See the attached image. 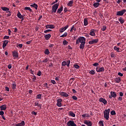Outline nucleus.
Here are the masks:
<instances>
[{
  "label": "nucleus",
  "instance_id": "603ef678",
  "mask_svg": "<svg viewBox=\"0 0 126 126\" xmlns=\"http://www.w3.org/2000/svg\"><path fill=\"white\" fill-rule=\"evenodd\" d=\"M42 74V72H41V71H39L37 74V75H38V76H41Z\"/></svg>",
  "mask_w": 126,
  "mask_h": 126
},
{
  "label": "nucleus",
  "instance_id": "ddd939ff",
  "mask_svg": "<svg viewBox=\"0 0 126 126\" xmlns=\"http://www.w3.org/2000/svg\"><path fill=\"white\" fill-rule=\"evenodd\" d=\"M84 124L88 126H92V122L91 121L85 120Z\"/></svg>",
  "mask_w": 126,
  "mask_h": 126
},
{
  "label": "nucleus",
  "instance_id": "864d4df0",
  "mask_svg": "<svg viewBox=\"0 0 126 126\" xmlns=\"http://www.w3.org/2000/svg\"><path fill=\"white\" fill-rule=\"evenodd\" d=\"M32 115H34L35 116H37L38 115V113L35 112V111H32Z\"/></svg>",
  "mask_w": 126,
  "mask_h": 126
},
{
  "label": "nucleus",
  "instance_id": "7ed1b4c3",
  "mask_svg": "<svg viewBox=\"0 0 126 126\" xmlns=\"http://www.w3.org/2000/svg\"><path fill=\"white\" fill-rule=\"evenodd\" d=\"M59 5H60V3H56L52 6V13H56V12H57V10H58V8H59Z\"/></svg>",
  "mask_w": 126,
  "mask_h": 126
},
{
  "label": "nucleus",
  "instance_id": "8fccbe9b",
  "mask_svg": "<svg viewBox=\"0 0 126 126\" xmlns=\"http://www.w3.org/2000/svg\"><path fill=\"white\" fill-rule=\"evenodd\" d=\"M74 67H75V68L78 69L80 67L78 65V64H74Z\"/></svg>",
  "mask_w": 126,
  "mask_h": 126
},
{
  "label": "nucleus",
  "instance_id": "0eeeda50",
  "mask_svg": "<svg viewBox=\"0 0 126 126\" xmlns=\"http://www.w3.org/2000/svg\"><path fill=\"white\" fill-rule=\"evenodd\" d=\"M96 71H97V72H103V71H105V68H104V67H97L96 68Z\"/></svg>",
  "mask_w": 126,
  "mask_h": 126
},
{
  "label": "nucleus",
  "instance_id": "052dcab7",
  "mask_svg": "<svg viewBox=\"0 0 126 126\" xmlns=\"http://www.w3.org/2000/svg\"><path fill=\"white\" fill-rule=\"evenodd\" d=\"M11 67H12V66L11 64H9L8 65V68H9V69H11Z\"/></svg>",
  "mask_w": 126,
  "mask_h": 126
},
{
  "label": "nucleus",
  "instance_id": "680f3d73",
  "mask_svg": "<svg viewBox=\"0 0 126 126\" xmlns=\"http://www.w3.org/2000/svg\"><path fill=\"white\" fill-rule=\"evenodd\" d=\"M58 0H56V1L53 2L51 4L53 5V4H55V3H57V2H58Z\"/></svg>",
  "mask_w": 126,
  "mask_h": 126
},
{
  "label": "nucleus",
  "instance_id": "6e6d98bb",
  "mask_svg": "<svg viewBox=\"0 0 126 126\" xmlns=\"http://www.w3.org/2000/svg\"><path fill=\"white\" fill-rule=\"evenodd\" d=\"M72 98L73 100H77V97H76V96L73 95Z\"/></svg>",
  "mask_w": 126,
  "mask_h": 126
},
{
  "label": "nucleus",
  "instance_id": "b1692460",
  "mask_svg": "<svg viewBox=\"0 0 126 126\" xmlns=\"http://www.w3.org/2000/svg\"><path fill=\"white\" fill-rule=\"evenodd\" d=\"M8 44V40H5L3 41V45H2V48L4 49L5 48L6 45Z\"/></svg>",
  "mask_w": 126,
  "mask_h": 126
},
{
  "label": "nucleus",
  "instance_id": "bf43d9fd",
  "mask_svg": "<svg viewBox=\"0 0 126 126\" xmlns=\"http://www.w3.org/2000/svg\"><path fill=\"white\" fill-rule=\"evenodd\" d=\"M118 75L119 76H124V74L121 73V72H119L118 73Z\"/></svg>",
  "mask_w": 126,
  "mask_h": 126
},
{
  "label": "nucleus",
  "instance_id": "4be33fe9",
  "mask_svg": "<svg viewBox=\"0 0 126 126\" xmlns=\"http://www.w3.org/2000/svg\"><path fill=\"white\" fill-rule=\"evenodd\" d=\"M0 108L1 111H5L6 110V105L5 104L1 105Z\"/></svg>",
  "mask_w": 126,
  "mask_h": 126
},
{
  "label": "nucleus",
  "instance_id": "de8ad7c7",
  "mask_svg": "<svg viewBox=\"0 0 126 126\" xmlns=\"http://www.w3.org/2000/svg\"><path fill=\"white\" fill-rule=\"evenodd\" d=\"M51 31H52V30H47L46 31H44V32L45 34H47V33H48V32H51Z\"/></svg>",
  "mask_w": 126,
  "mask_h": 126
},
{
  "label": "nucleus",
  "instance_id": "a878e982",
  "mask_svg": "<svg viewBox=\"0 0 126 126\" xmlns=\"http://www.w3.org/2000/svg\"><path fill=\"white\" fill-rule=\"evenodd\" d=\"M51 34H45L44 35V38L45 40H49L50 38H51Z\"/></svg>",
  "mask_w": 126,
  "mask_h": 126
},
{
  "label": "nucleus",
  "instance_id": "3c124183",
  "mask_svg": "<svg viewBox=\"0 0 126 126\" xmlns=\"http://www.w3.org/2000/svg\"><path fill=\"white\" fill-rule=\"evenodd\" d=\"M51 82L52 83V84H57V82H56V81L54 80H51Z\"/></svg>",
  "mask_w": 126,
  "mask_h": 126
},
{
  "label": "nucleus",
  "instance_id": "49530a36",
  "mask_svg": "<svg viewBox=\"0 0 126 126\" xmlns=\"http://www.w3.org/2000/svg\"><path fill=\"white\" fill-rule=\"evenodd\" d=\"M119 96L120 97H123L124 96V93H123V92H120Z\"/></svg>",
  "mask_w": 126,
  "mask_h": 126
},
{
  "label": "nucleus",
  "instance_id": "c85d7f7f",
  "mask_svg": "<svg viewBox=\"0 0 126 126\" xmlns=\"http://www.w3.org/2000/svg\"><path fill=\"white\" fill-rule=\"evenodd\" d=\"M34 106H37V107H39V108L41 109V108H42V104H39V103H38V102L35 101L34 102Z\"/></svg>",
  "mask_w": 126,
  "mask_h": 126
},
{
  "label": "nucleus",
  "instance_id": "13d9d810",
  "mask_svg": "<svg viewBox=\"0 0 126 126\" xmlns=\"http://www.w3.org/2000/svg\"><path fill=\"white\" fill-rule=\"evenodd\" d=\"M3 115H4V112L3 111H2V110L0 111V116H3Z\"/></svg>",
  "mask_w": 126,
  "mask_h": 126
},
{
  "label": "nucleus",
  "instance_id": "0e129e2a",
  "mask_svg": "<svg viewBox=\"0 0 126 126\" xmlns=\"http://www.w3.org/2000/svg\"><path fill=\"white\" fill-rule=\"evenodd\" d=\"M3 39H9V36L5 35L4 36Z\"/></svg>",
  "mask_w": 126,
  "mask_h": 126
},
{
  "label": "nucleus",
  "instance_id": "2eb2a0df",
  "mask_svg": "<svg viewBox=\"0 0 126 126\" xmlns=\"http://www.w3.org/2000/svg\"><path fill=\"white\" fill-rule=\"evenodd\" d=\"M68 25H67L64 27L60 29V32L63 33V32H64V31H65V30H66V29H68Z\"/></svg>",
  "mask_w": 126,
  "mask_h": 126
},
{
  "label": "nucleus",
  "instance_id": "423d86ee",
  "mask_svg": "<svg viewBox=\"0 0 126 126\" xmlns=\"http://www.w3.org/2000/svg\"><path fill=\"white\" fill-rule=\"evenodd\" d=\"M126 12V9H123L121 11H119L116 12V15L118 16H123V14H125Z\"/></svg>",
  "mask_w": 126,
  "mask_h": 126
},
{
  "label": "nucleus",
  "instance_id": "09e8293b",
  "mask_svg": "<svg viewBox=\"0 0 126 126\" xmlns=\"http://www.w3.org/2000/svg\"><path fill=\"white\" fill-rule=\"evenodd\" d=\"M107 29V27L105 26H103L102 27V28L101 29L102 31H105Z\"/></svg>",
  "mask_w": 126,
  "mask_h": 126
},
{
  "label": "nucleus",
  "instance_id": "2f4dec72",
  "mask_svg": "<svg viewBox=\"0 0 126 126\" xmlns=\"http://www.w3.org/2000/svg\"><path fill=\"white\" fill-rule=\"evenodd\" d=\"M2 10H3L4 11H8L9 10V9L6 7H1Z\"/></svg>",
  "mask_w": 126,
  "mask_h": 126
},
{
  "label": "nucleus",
  "instance_id": "393cba45",
  "mask_svg": "<svg viewBox=\"0 0 126 126\" xmlns=\"http://www.w3.org/2000/svg\"><path fill=\"white\" fill-rule=\"evenodd\" d=\"M12 88L13 90H15V89H16V83L14 81L12 83Z\"/></svg>",
  "mask_w": 126,
  "mask_h": 126
},
{
  "label": "nucleus",
  "instance_id": "412c9836",
  "mask_svg": "<svg viewBox=\"0 0 126 126\" xmlns=\"http://www.w3.org/2000/svg\"><path fill=\"white\" fill-rule=\"evenodd\" d=\"M54 29V28H55V27L53 25H47L46 26V29Z\"/></svg>",
  "mask_w": 126,
  "mask_h": 126
},
{
  "label": "nucleus",
  "instance_id": "ea45409f",
  "mask_svg": "<svg viewBox=\"0 0 126 126\" xmlns=\"http://www.w3.org/2000/svg\"><path fill=\"white\" fill-rule=\"evenodd\" d=\"M67 36V32H65L63 35L60 36V38H63V37H66Z\"/></svg>",
  "mask_w": 126,
  "mask_h": 126
},
{
  "label": "nucleus",
  "instance_id": "39448f33",
  "mask_svg": "<svg viewBox=\"0 0 126 126\" xmlns=\"http://www.w3.org/2000/svg\"><path fill=\"white\" fill-rule=\"evenodd\" d=\"M69 64H70V60L66 61H63L62 63V66H65L66 65L67 67H69Z\"/></svg>",
  "mask_w": 126,
  "mask_h": 126
},
{
  "label": "nucleus",
  "instance_id": "338daca9",
  "mask_svg": "<svg viewBox=\"0 0 126 126\" xmlns=\"http://www.w3.org/2000/svg\"><path fill=\"white\" fill-rule=\"evenodd\" d=\"M19 48H22V47H23V44H19Z\"/></svg>",
  "mask_w": 126,
  "mask_h": 126
},
{
  "label": "nucleus",
  "instance_id": "4468645a",
  "mask_svg": "<svg viewBox=\"0 0 126 126\" xmlns=\"http://www.w3.org/2000/svg\"><path fill=\"white\" fill-rule=\"evenodd\" d=\"M17 17H18V18H20V19H22V21H23V20H24L23 15H21V13H20V12L19 11L18 12Z\"/></svg>",
  "mask_w": 126,
  "mask_h": 126
},
{
  "label": "nucleus",
  "instance_id": "e2e57ef3",
  "mask_svg": "<svg viewBox=\"0 0 126 126\" xmlns=\"http://www.w3.org/2000/svg\"><path fill=\"white\" fill-rule=\"evenodd\" d=\"M63 11H64V13H65V12H66L67 11V8H66V7L64 8Z\"/></svg>",
  "mask_w": 126,
  "mask_h": 126
},
{
  "label": "nucleus",
  "instance_id": "f704fd0d",
  "mask_svg": "<svg viewBox=\"0 0 126 126\" xmlns=\"http://www.w3.org/2000/svg\"><path fill=\"white\" fill-rule=\"evenodd\" d=\"M76 31V28H75L74 27V26H73L71 28V29H70V32H72V31Z\"/></svg>",
  "mask_w": 126,
  "mask_h": 126
},
{
  "label": "nucleus",
  "instance_id": "6ab92c4d",
  "mask_svg": "<svg viewBox=\"0 0 126 126\" xmlns=\"http://www.w3.org/2000/svg\"><path fill=\"white\" fill-rule=\"evenodd\" d=\"M118 21L120 22L121 24H124V23H125V19H124V18L122 17H120L118 19Z\"/></svg>",
  "mask_w": 126,
  "mask_h": 126
},
{
  "label": "nucleus",
  "instance_id": "f8f14e48",
  "mask_svg": "<svg viewBox=\"0 0 126 126\" xmlns=\"http://www.w3.org/2000/svg\"><path fill=\"white\" fill-rule=\"evenodd\" d=\"M89 35L92 36L93 37H95L96 36V34H95V30H91L89 33Z\"/></svg>",
  "mask_w": 126,
  "mask_h": 126
},
{
  "label": "nucleus",
  "instance_id": "79ce46f5",
  "mask_svg": "<svg viewBox=\"0 0 126 126\" xmlns=\"http://www.w3.org/2000/svg\"><path fill=\"white\" fill-rule=\"evenodd\" d=\"M98 124L99 126H104V123H103V121H99L98 122Z\"/></svg>",
  "mask_w": 126,
  "mask_h": 126
},
{
  "label": "nucleus",
  "instance_id": "5fc2aeb1",
  "mask_svg": "<svg viewBox=\"0 0 126 126\" xmlns=\"http://www.w3.org/2000/svg\"><path fill=\"white\" fill-rule=\"evenodd\" d=\"M94 66H98L99 65V63H95L93 64Z\"/></svg>",
  "mask_w": 126,
  "mask_h": 126
},
{
  "label": "nucleus",
  "instance_id": "a18cd8bd",
  "mask_svg": "<svg viewBox=\"0 0 126 126\" xmlns=\"http://www.w3.org/2000/svg\"><path fill=\"white\" fill-rule=\"evenodd\" d=\"M117 99L118 100V101H123V96L118 97Z\"/></svg>",
  "mask_w": 126,
  "mask_h": 126
},
{
  "label": "nucleus",
  "instance_id": "c03bdc74",
  "mask_svg": "<svg viewBox=\"0 0 126 126\" xmlns=\"http://www.w3.org/2000/svg\"><path fill=\"white\" fill-rule=\"evenodd\" d=\"M111 115H112V116H115V115H116V111H115V110H112L111 113H110Z\"/></svg>",
  "mask_w": 126,
  "mask_h": 126
},
{
  "label": "nucleus",
  "instance_id": "37998d69",
  "mask_svg": "<svg viewBox=\"0 0 126 126\" xmlns=\"http://www.w3.org/2000/svg\"><path fill=\"white\" fill-rule=\"evenodd\" d=\"M37 99H41L42 98V94H39L36 95Z\"/></svg>",
  "mask_w": 126,
  "mask_h": 126
},
{
  "label": "nucleus",
  "instance_id": "e433bc0d",
  "mask_svg": "<svg viewBox=\"0 0 126 126\" xmlns=\"http://www.w3.org/2000/svg\"><path fill=\"white\" fill-rule=\"evenodd\" d=\"M44 54L47 55L50 54V51H49L48 49H45V50L44 51Z\"/></svg>",
  "mask_w": 126,
  "mask_h": 126
},
{
  "label": "nucleus",
  "instance_id": "a19ab883",
  "mask_svg": "<svg viewBox=\"0 0 126 126\" xmlns=\"http://www.w3.org/2000/svg\"><path fill=\"white\" fill-rule=\"evenodd\" d=\"M63 44L64 46H66V45H68V42L66 41V40H64L63 41Z\"/></svg>",
  "mask_w": 126,
  "mask_h": 126
},
{
  "label": "nucleus",
  "instance_id": "473e14b6",
  "mask_svg": "<svg viewBox=\"0 0 126 126\" xmlns=\"http://www.w3.org/2000/svg\"><path fill=\"white\" fill-rule=\"evenodd\" d=\"M93 5L94 7H95V8H97V7H98V6L100 5V4L99 3V2H97L94 3Z\"/></svg>",
  "mask_w": 126,
  "mask_h": 126
},
{
  "label": "nucleus",
  "instance_id": "f257e3e1",
  "mask_svg": "<svg viewBox=\"0 0 126 126\" xmlns=\"http://www.w3.org/2000/svg\"><path fill=\"white\" fill-rule=\"evenodd\" d=\"M85 41H86L85 37L83 36L80 37L76 40V44L78 45V44L81 43L79 46L80 49H84V47H85Z\"/></svg>",
  "mask_w": 126,
  "mask_h": 126
},
{
  "label": "nucleus",
  "instance_id": "f03ea898",
  "mask_svg": "<svg viewBox=\"0 0 126 126\" xmlns=\"http://www.w3.org/2000/svg\"><path fill=\"white\" fill-rule=\"evenodd\" d=\"M104 114V118L106 120V121L109 120V114H110V109H105V110L103 112Z\"/></svg>",
  "mask_w": 126,
  "mask_h": 126
},
{
  "label": "nucleus",
  "instance_id": "5701e85b",
  "mask_svg": "<svg viewBox=\"0 0 126 126\" xmlns=\"http://www.w3.org/2000/svg\"><path fill=\"white\" fill-rule=\"evenodd\" d=\"M114 81L116 83H120L121 82V77H118L114 79Z\"/></svg>",
  "mask_w": 126,
  "mask_h": 126
},
{
  "label": "nucleus",
  "instance_id": "4d7b16f0",
  "mask_svg": "<svg viewBox=\"0 0 126 126\" xmlns=\"http://www.w3.org/2000/svg\"><path fill=\"white\" fill-rule=\"evenodd\" d=\"M32 40H30V41H27V42H26V44H27V45H29V44H31V43H32Z\"/></svg>",
  "mask_w": 126,
  "mask_h": 126
},
{
  "label": "nucleus",
  "instance_id": "f3484780",
  "mask_svg": "<svg viewBox=\"0 0 126 126\" xmlns=\"http://www.w3.org/2000/svg\"><path fill=\"white\" fill-rule=\"evenodd\" d=\"M15 126H25V122L24 121H23L20 123H18L17 124H15Z\"/></svg>",
  "mask_w": 126,
  "mask_h": 126
},
{
  "label": "nucleus",
  "instance_id": "dca6fc26",
  "mask_svg": "<svg viewBox=\"0 0 126 126\" xmlns=\"http://www.w3.org/2000/svg\"><path fill=\"white\" fill-rule=\"evenodd\" d=\"M110 95L113 98H117V94L115 92L111 91L110 92Z\"/></svg>",
  "mask_w": 126,
  "mask_h": 126
},
{
  "label": "nucleus",
  "instance_id": "bb28decb",
  "mask_svg": "<svg viewBox=\"0 0 126 126\" xmlns=\"http://www.w3.org/2000/svg\"><path fill=\"white\" fill-rule=\"evenodd\" d=\"M84 26H87V25H88V20H87V18H85L84 20Z\"/></svg>",
  "mask_w": 126,
  "mask_h": 126
},
{
  "label": "nucleus",
  "instance_id": "6e6552de",
  "mask_svg": "<svg viewBox=\"0 0 126 126\" xmlns=\"http://www.w3.org/2000/svg\"><path fill=\"white\" fill-rule=\"evenodd\" d=\"M67 126H76V124L74 123L73 121H69L67 123Z\"/></svg>",
  "mask_w": 126,
  "mask_h": 126
},
{
  "label": "nucleus",
  "instance_id": "cd10ccee",
  "mask_svg": "<svg viewBox=\"0 0 126 126\" xmlns=\"http://www.w3.org/2000/svg\"><path fill=\"white\" fill-rule=\"evenodd\" d=\"M31 6H32V7H34V8H35L36 10L38 9V5L35 3L31 4Z\"/></svg>",
  "mask_w": 126,
  "mask_h": 126
},
{
  "label": "nucleus",
  "instance_id": "c756f323",
  "mask_svg": "<svg viewBox=\"0 0 126 126\" xmlns=\"http://www.w3.org/2000/svg\"><path fill=\"white\" fill-rule=\"evenodd\" d=\"M69 116H70L71 117H72L73 118H74L75 117V114H74V113H73V112L72 111H70L69 112Z\"/></svg>",
  "mask_w": 126,
  "mask_h": 126
},
{
  "label": "nucleus",
  "instance_id": "69168bd1",
  "mask_svg": "<svg viewBox=\"0 0 126 126\" xmlns=\"http://www.w3.org/2000/svg\"><path fill=\"white\" fill-rule=\"evenodd\" d=\"M43 63H48V59H45L44 60L42 61Z\"/></svg>",
  "mask_w": 126,
  "mask_h": 126
},
{
  "label": "nucleus",
  "instance_id": "7c9ffc66",
  "mask_svg": "<svg viewBox=\"0 0 126 126\" xmlns=\"http://www.w3.org/2000/svg\"><path fill=\"white\" fill-rule=\"evenodd\" d=\"M73 4V0H70L67 3L68 6H72Z\"/></svg>",
  "mask_w": 126,
  "mask_h": 126
},
{
  "label": "nucleus",
  "instance_id": "aec40b11",
  "mask_svg": "<svg viewBox=\"0 0 126 126\" xmlns=\"http://www.w3.org/2000/svg\"><path fill=\"white\" fill-rule=\"evenodd\" d=\"M63 10V7L62 5L59 9H58L57 13H61Z\"/></svg>",
  "mask_w": 126,
  "mask_h": 126
},
{
  "label": "nucleus",
  "instance_id": "9b49d317",
  "mask_svg": "<svg viewBox=\"0 0 126 126\" xmlns=\"http://www.w3.org/2000/svg\"><path fill=\"white\" fill-rule=\"evenodd\" d=\"M59 94L61 96H63V97H68V94L65 92H60Z\"/></svg>",
  "mask_w": 126,
  "mask_h": 126
},
{
  "label": "nucleus",
  "instance_id": "58836bf2",
  "mask_svg": "<svg viewBox=\"0 0 126 126\" xmlns=\"http://www.w3.org/2000/svg\"><path fill=\"white\" fill-rule=\"evenodd\" d=\"M24 10H29L31 12H32V9L29 7H26Z\"/></svg>",
  "mask_w": 126,
  "mask_h": 126
},
{
  "label": "nucleus",
  "instance_id": "9d476101",
  "mask_svg": "<svg viewBox=\"0 0 126 126\" xmlns=\"http://www.w3.org/2000/svg\"><path fill=\"white\" fill-rule=\"evenodd\" d=\"M99 101L101 102V103H103L104 104V105H107V100H106V99L102 97H100L99 99Z\"/></svg>",
  "mask_w": 126,
  "mask_h": 126
},
{
  "label": "nucleus",
  "instance_id": "a211bd4d",
  "mask_svg": "<svg viewBox=\"0 0 126 126\" xmlns=\"http://www.w3.org/2000/svg\"><path fill=\"white\" fill-rule=\"evenodd\" d=\"M12 55L14 58H18V52L16 51L12 52Z\"/></svg>",
  "mask_w": 126,
  "mask_h": 126
},
{
  "label": "nucleus",
  "instance_id": "1a4fd4ad",
  "mask_svg": "<svg viewBox=\"0 0 126 126\" xmlns=\"http://www.w3.org/2000/svg\"><path fill=\"white\" fill-rule=\"evenodd\" d=\"M57 106H58V107H62V102H63V99L62 98H60L57 100Z\"/></svg>",
  "mask_w": 126,
  "mask_h": 126
},
{
  "label": "nucleus",
  "instance_id": "774afa93",
  "mask_svg": "<svg viewBox=\"0 0 126 126\" xmlns=\"http://www.w3.org/2000/svg\"><path fill=\"white\" fill-rule=\"evenodd\" d=\"M53 46H54V44H51L49 45V48H53Z\"/></svg>",
  "mask_w": 126,
  "mask_h": 126
},
{
  "label": "nucleus",
  "instance_id": "20e7f679",
  "mask_svg": "<svg viewBox=\"0 0 126 126\" xmlns=\"http://www.w3.org/2000/svg\"><path fill=\"white\" fill-rule=\"evenodd\" d=\"M98 39H93L89 42V45H95V44H97V43H98Z\"/></svg>",
  "mask_w": 126,
  "mask_h": 126
},
{
  "label": "nucleus",
  "instance_id": "72a5a7b5",
  "mask_svg": "<svg viewBox=\"0 0 126 126\" xmlns=\"http://www.w3.org/2000/svg\"><path fill=\"white\" fill-rule=\"evenodd\" d=\"M89 73L91 75H94V74H95V70H91L89 72Z\"/></svg>",
  "mask_w": 126,
  "mask_h": 126
},
{
  "label": "nucleus",
  "instance_id": "4c0bfd02",
  "mask_svg": "<svg viewBox=\"0 0 126 126\" xmlns=\"http://www.w3.org/2000/svg\"><path fill=\"white\" fill-rule=\"evenodd\" d=\"M82 118H89L90 116H89V114H83L82 115Z\"/></svg>",
  "mask_w": 126,
  "mask_h": 126
},
{
  "label": "nucleus",
  "instance_id": "c9c22d12",
  "mask_svg": "<svg viewBox=\"0 0 126 126\" xmlns=\"http://www.w3.org/2000/svg\"><path fill=\"white\" fill-rule=\"evenodd\" d=\"M114 50H115V51H117V52H118V53H120V48L115 46L114 47Z\"/></svg>",
  "mask_w": 126,
  "mask_h": 126
}]
</instances>
